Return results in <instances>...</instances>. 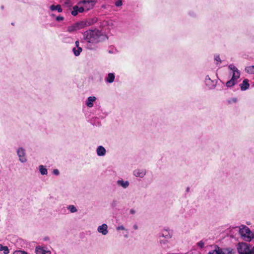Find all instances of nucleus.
<instances>
[{
  "label": "nucleus",
  "mask_w": 254,
  "mask_h": 254,
  "mask_svg": "<svg viewBox=\"0 0 254 254\" xmlns=\"http://www.w3.org/2000/svg\"><path fill=\"white\" fill-rule=\"evenodd\" d=\"M117 184L118 186L126 189L129 186V182L128 181H124L123 179H120L117 181Z\"/></svg>",
  "instance_id": "10"
},
{
  "label": "nucleus",
  "mask_w": 254,
  "mask_h": 254,
  "mask_svg": "<svg viewBox=\"0 0 254 254\" xmlns=\"http://www.w3.org/2000/svg\"><path fill=\"white\" fill-rule=\"evenodd\" d=\"M240 86L241 90L242 91H245L248 89L250 87L249 80L248 79H245L242 83L240 84Z\"/></svg>",
  "instance_id": "17"
},
{
  "label": "nucleus",
  "mask_w": 254,
  "mask_h": 254,
  "mask_svg": "<svg viewBox=\"0 0 254 254\" xmlns=\"http://www.w3.org/2000/svg\"><path fill=\"white\" fill-rule=\"evenodd\" d=\"M75 44L76 46L75 48H78V47H79V42L78 41H76Z\"/></svg>",
  "instance_id": "41"
},
{
  "label": "nucleus",
  "mask_w": 254,
  "mask_h": 254,
  "mask_svg": "<svg viewBox=\"0 0 254 254\" xmlns=\"http://www.w3.org/2000/svg\"><path fill=\"white\" fill-rule=\"evenodd\" d=\"M189 14L192 17H195L196 15V13L193 11L189 12Z\"/></svg>",
  "instance_id": "40"
},
{
  "label": "nucleus",
  "mask_w": 254,
  "mask_h": 254,
  "mask_svg": "<svg viewBox=\"0 0 254 254\" xmlns=\"http://www.w3.org/2000/svg\"><path fill=\"white\" fill-rule=\"evenodd\" d=\"M205 81L206 85H209L210 82H212V81L211 80L210 78L208 75L206 76Z\"/></svg>",
  "instance_id": "31"
},
{
  "label": "nucleus",
  "mask_w": 254,
  "mask_h": 254,
  "mask_svg": "<svg viewBox=\"0 0 254 254\" xmlns=\"http://www.w3.org/2000/svg\"><path fill=\"white\" fill-rule=\"evenodd\" d=\"M84 10H85V9L83 6L79 7L78 6L75 5L73 7V10L71 11V13L72 15L76 16L78 12L81 13Z\"/></svg>",
  "instance_id": "9"
},
{
  "label": "nucleus",
  "mask_w": 254,
  "mask_h": 254,
  "mask_svg": "<svg viewBox=\"0 0 254 254\" xmlns=\"http://www.w3.org/2000/svg\"><path fill=\"white\" fill-rule=\"evenodd\" d=\"M0 251H3L4 254H8L9 253L8 247L1 244H0Z\"/></svg>",
  "instance_id": "25"
},
{
  "label": "nucleus",
  "mask_w": 254,
  "mask_h": 254,
  "mask_svg": "<svg viewBox=\"0 0 254 254\" xmlns=\"http://www.w3.org/2000/svg\"><path fill=\"white\" fill-rule=\"evenodd\" d=\"M17 154L20 162L23 163L27 161L25 150L23 147H19L16 150Z\"/></svg>",
  "instance_id": "5"
},
{
  "label": "nucleus",
  "mask_w": 254,
  "mask_h": 254,
  "mask_svg": "<svg viewBox=\"0 0 254 254\" xmlns=\"http://www.w3.org/2000/svg\"><path fill=\"white\" fill-rule=\"evenodd\" d=\"M53 174L55 175L58 176L60 174V172L58 169H54L53 171Z\"/></svg>",
  "instance_id": "38"
},
{
  "label": "nucleus",
  "mask_w": 254,
  "mask_h": 254,
  "mask_svg": "<svg viewBox=\"0 0 254 254\" xmlns=\"http://www.w3.org/2000/svg\"><path fill=\"white\" fill-rule=\"evenodd\" d=\"M239 234L241 238L245 241L250 242L254 238V231L252 232L249 228L245 225L239 227Z\"/></svg>",
  "instance_id": "2"
},
{
  "label": "nucleus",
  "mask_w": 254,
  "mask_h": 254,
  "mask_svg": "<svg viewBox=\"0 0 254 254\" xmlns=\"http://www.w3.org/2000/svg\"><path fill=\"white\" fill-rule=\"evenodd\" d=\"M229 68L232 71V72H236V71H238V68L232 64H231L229 65Z\"/></svg>",
  "instance_id": "29"
},
{
  "label": "nucleus",
  "mask_w": 254,
  "mask_h": 254,
  "mask_svg": "<svg viewBox=\"0 0 254 254\" xmlns=\"http://www.w3.org/2000/svg\"><path fill=\"white\" fill-rule=\"evenodd\" d=\"M96 153L98 156H104L106 153V150L103 146H99L96 149Z\"/></svg>",
  "instance_id": "13"
},
{
  "label": "nucleus",
  "mask_w": 254,
  "mask_h": 254,
  "mask_svg": "<svg viewBox=\"0 0 254 254\" xmlns=\"http://www.w3.org/2000/svg\"><path fill=\"white\" fill-rule=\"evenodd\" d=\"M133 227L135 230H137L138 229V226L137 225H134Z\"/></svg>",
  "instance_id": "44"
},
{
  "label": "nucleus",
  "mask_w": 254,
  "mask_h": 254,
  "mask_svg": "<svg viewBox=\"0 0 254 254\" xmlns=\"http://www.w3.org/2000/svg\"><path fill=\"white\" fill-rule=\"evenodd\" d=\"M98 21V18L97 17H93L91 18H89L85 21H83V22L85 24V27L89 26L92 25L97 22Z\"/></svg>",
  "instance_id": "14"
},
{
  "label": "nucleus",
  "mask_w": 254,
  "mask_h": 254,
  "mask_svg": "<svg viewBox=\"0 0 254 254\" xmlns=\"http://www.w3.org/2000/svg\"><path fill=\"white\" fill-rule=\"evenodd\" d=\"M237 102V98H232L228 100V103L229 104H232V103H235Z\"/></svg>",
  "instance_id": "32"
},
{
  "label": "nucleus",
  "mask_w": 254,
  "mask_h": 254,
  "mask_svg": "<svg viewBox=\"0 0 254 254\" xmlns=\"http://www.w3.org/2000/svg\"><path fill=\"white\" fill-rule=\"evenodd\" d=\"M214 60L216 62H218L219 64L221 63V60L219 55H215Z\"/></svg>",
  "instance_id": "34"
},
{
  "label": "nucleus",
  "mask_w": 254,
  "mask_h": 254,
  "mask_svg": "<svg viewBox=\"0 0 254 254\" xmlns=\"http://www.w3.org/2000/svg\"><path fill=\"white\" fill-rule=\"evenodd\" d=\"M189 190V188H188L187 189V191H188Z\"/></svg>",
  "instance_id": "48"
},
{
  "label": "nucleus",
  "mask_w": 254,
  "mask_h": 254,
  "mask_svg": "<svg viewBox=\"0 0 254 254\" xmlns=\"http://www.w3.org/2000/svg\"><path fill=\"white\" fill-rule=\"evenodd\" d=\"M82 50V48L80 47H78V48L74 47L72 49V51L75 56H78L81 52Z\"/></svg>",
  "instance_id": "23"
},
{
  "label": "nucleus",
  "mask_w": 254,
  "mask_h": 254,
  "mask_svg": "<svg viewBox=\"0 0 254 254\" xmlns=\"http://www.w3.org/2000/svg\"><path fill=\"white\" fill-rule=\"evenodd\" d=\"M146 174V170L145 169H137L133 171V174L136 177L143 178Z\"/></svg>",
  "instance_id": "7"
},
{
  "label": "nucleus",
  "mask_w": 254,
  "mask_h": 254,
  "mask_svg": "<svg viewBox=\"0 0 254 254\" xmlns=\"http://www.w3.org/2000/svg\"><path fill=\"white\" fill-rule=\"evenodd\" d=\"M69 2H70V1L69 0H67V1L65 2V3L66 4H68V3H69Z\"/></svg>",
  "instance_id": "45"
},
{
  "label": "nucleus",
  "mask_w": 254,
  "mask_h": 254,
  "mask_svg": "<svg viewBox=\"0 0 254 254\" xmlns=\"http://www.w3.org/2000/svg\"><path fill=\"white\" fill-rule=\"evenodd\" d=\"M85 27V24L83 21L77 22L67 27V31L69 32H73L76 31Z\"/></svg>",
  "instance_id": "4"
},
{
  "label": "nucleus",
  "mask_w": 254,
  "mask_h": 254,
  "mask_svg": "<svg viewBox=\"0 0 254 254\" xmlns=\"http://www.w3.org/2000/svg\"><path fill=\"white\" fill-rule=\"evenodd\" d=\"M208 254H221L220 252V248L217 245H215L214 249L210 251Z\"/></svg>",
  "instance_id": "22"
},
{
  "label": "nucleus",
  "mask_w": 254,
  "mask_h": 254,
  "mask_svg": "<svg viewBox=\"0 0 254 254\" xmlns=\"http://www.w3.org/2000/svg\"><path fill=\"white\" fill-rule=\"evenodd\" d=\"M115 79V75L114 73H109L105 77V81L108 83H113Z\"/></svg>",
  "instance_id": "16"
},
{
  "label": "nucleus",
  "mask_w": 254,
  "mask_h": 254,
  "mask_svg": "<svg viewBox=\"0 0 254 254\" xmlns=\"http://www.w3.org/2000/svg\"><path fill=\"white\" fill-rule=\"evenodd\" d=\"M168 244H169V241L168 239H161L159 241V244H160V246L163 249L168 248H169Z\"/></svg>",
  "instance_id": "19"
},
{
  "label": "nucleus",
  "mask_w": 254,
  "mask_h": 254,
  "mask_svg": "<svg viewBox=\"0 0 254 254\" xmlns=\"http://www.w3.org/2000/svg\"><path fill=\"white\" fill-rule=\"evenodd\" d=\"M51 16H54L55 15H54V14H52L51 15Z\"/></svg>",
  "instance_id": "47"
},
{
  "label": "nucleus",
  "mask_w": 254,
  "mask_h": 254,
  "mask_svg": "<svg viewBox=\"0 0 254 254\" xmlns=\"http://www.w3.org/2000/svg\"><path fill=\"white\" fill-rule=\"evenodd\" d=\"M116 230L117 231H120V230H125L126 229L125 228V227L123 226V225H120V226H118L117 228H116Z\"/></svg>",
  "instance_id": "35"
},
{
  "label": "nucleus",
  "mask_w": 254,
  "mask_h": 254,
  "mask_svg": "<svg viewBox=\"0 0 254 254\" xmlns=\"http://www.w3.org/2000/svg\"><path fill=\"white\" fill-rule=\"evenodd\" d=\"M13 254H27V253L23 251H15Z\"/></svg>",
  "instance_id": "33"
},
{
  "label": "nucleus",
  "mask_w": 254,
  "mask_h": 254,
  "mask_svg": "<svg viewBox=\"0 0 254 254\" xmlns=\"http://www.w3.org/2000/svg\"><path fill=\"white\" fill-rule=\"evenodd\" d=\"M245 70L249 74H254V65L247 66Z\"/></svg>",
  "instance_id": "28"
},
{
  "label": "nucleus",
  "mask_w": 254,
  "mask_h": 254,
  "mask_svg": "<svg viewBox=\"0 0 254 254\" xmlns=\"http://www.w3.org/2000/svg\"><path fill=\"white\" fill-rule=\"evenodd\" d=\"M116 201H114L112 203V205L113 206V207H115L116 206Z\"/></svg>",
  "instance_id": "42"
},
{
  "label": "nucleus",
  "mask_w": 254,
  "mask_h": 254,
  "mask_svg": "<svg viewBox=\"0 0 254 254\" xmlns=\"http://www.w3.org/2000/svg\"><path fill=\"white\" fill-rule=\"evenodd\" d=\"M221 254H236V251L231 248H220Z\"/></svg>",
  "instance_id": "11"
},
{
  "label": "nucleus",
  "mask_w": 254,
  "mask_h": 254,
  "mask_svg": "<svg viewBox=\"0 0 254 254\" xmlns=\"http://www.w3.org/2000/svg\"><path fill=\"white\" fill-rule=\"evenodd\" d=\"M197 245L200 248H202L204 246V243L203 241H200L197 243Z\"/></svg>",
  "instance_id": "37"
},
{
  "label": "nucleus",
  "mask_w": 254,
  "mask_h": 254,
  "mask_svg": "<svg viewBox=\"0 0 254 254\" xmlns=\"http://www.w3.org/2000/svg\"><path fill=\"white\" fill-rule=\"evenodd\" d=\"M240 76V72L239 70L236 71V72H233L232 74V79L237 81V80L239 78Z\"/></svg>",
  "instance_id": "24"
},
{
  "label": "nucleus",
  "mask_w": 254,
  "mask_h": 254,
  "mask_svg": "<svg viewBox=\"0 0 254 254\" xmlns=\"http://www.w3.org/2000/svg\"><path fill=\"white\" fill-rule=\"evenodd\" d=\"M50 9L51 11L57 10L58 12H62L63 11V9L59 4L56 5H52L50 6Z\"/></svg>",
  "instance_id": "20"
},
{
  "label": "nucleus",
  "mask_w": 254,
  "mask_h": 254,
  "mask_svg": "<svg viewBox=\"0 0 254 254\" xmlns=\"http://www.w3.org/2000/svg\"><path fill=\"white\" fill-rule=\"evenodd\" d=\"M82 3L83 4V6L84 7L85 10L88 11L90 9H92L95 4V0H83V1L80 2L79 4Z\"/></svg>",
  "instance_id": "6"
},
{
  "label": "nucleus",
  "mask_w": 254,
  "mask_h": 254,
  "mask_svg": "<svg viewBox=\"0 0 254 254\" xmlns=\"http://www.w3.org/2000/svg\"><path fill=\"white\" fill-rule=\"evenodd\" d=\"M64 19V17L62 16H58L56 18V20L57 21H61Z\"/></svg>",
  "instance_id": "36"
},
{
  "label": "nucleus",
  "mask_w": 254,
  "mask_h": 254,
  "mask_svg": "<svg viewBox=\"0 0 254 254\" xmlns=\"http://www.w3.org/2000/svg\"><path fill=\"white\" fill-rule=\"evenodd\" d=\"M35 251L36 254H51V253L50 251L45 250L43 248L40 247H36Z\"/></svg>",
  "instance_id": "18"
},
{
  "label": "nucleus",
  "mask_w": 254,
  "mask_h": 254,
  "mask_svg": "<svg viewBox=\"0 0 254 254\" xmlns=\"http://www.w3.org/2000/svg\"><path fill=\"white\" fill-rule=\"evenodd\" d=\"M108 225L104 223L98 227L97 231L103 235L105 236L108 233Z\"/></svg>",
  "instance_id": "8"
},
{
  "label": "nucleus",
  "mask_w": 254,
  "mask_h": 254,
  "mask_svg": "<svg viewBox=\"0 0 254 254\" xmlns=\"http://www.w3.org/2000/svg\"><path fill=\"white\" fill-rule=\"evenodd\" d=\"M236 247L239 254H247L251 249L250 245L244 242L239 243Z\"/></svg>",
  "instance_id": "3"
},
{
  "label": "nucleus",
  "mask_w": 254,
  "mask_h": 254,
  "mask_svg": "<svg viewBox=\"0 0 254 254\" xmlns=\"http://www.w3.org/2000/svg\"><path fill=\"white\" fill-rule=\"evenodd\" d=\"M247 254H254V247H251Z\"/></svg>",
  "instance_id": "39"
},
{
  "label": "nucleus",
  "mask_w": 254,
  "mask_h": 254,
  "mask_svg": "<svg viewBox=\"0 0 254 254\" xmlns=\"http://www.w3.org/2000/svg\"><path fill=\"white\" fill-rule=\"evenodd\" d=\"M123 0H118L117 1L115 2V5L117 7L121 6L123 5Z\"/></svg>",
  "instance_id": "30"
},
{
  "label": "nucleus",
  "mask_w": 254,
  "mask_h": 254,
  "mask_svg": "<svg viewBox=\"0 0 254 254\" xmlns=\"http://www.w3.org/2000/svg\"><path fill=\"white\" fill-rule=\"evenodd\" d=\"M125 237L128 238V235L127 234L125 235Z\"/></svg>",
  "instance_id": "46"
},
{
  "label": "nucleus",
  "mask_w": 254,
  "mask_h": 254,
  "mask_svg": "<svg viewBox=\"0 0 254 254\" xmlns=\"http://www.w3.org/2000/svg\"><path fill=\"white\" fill-rule=\"evenodd\" d=\"M96 98L95 96H90L87 98L86 101V105L89 108L93 106V103L96 101Z\"/></svg>",
  "instance_id": "15"
},
{
  "label": "nucleus",
  "mask_w": 254,
  "mask_h": 254,
  "mask_svg": "<svg viewBox=\"0 0 254 254\" xmlns=\"http://www.w3.org/2000/svg\"><path fill=\"white\" fill-rule=\"evenodd\" d=\"M237 82V81H236L235 80H233V79L231 78V80L228 81L226 82V85L228 87H231L233 86H234L235 84H236Z\"/></svg>",
  "instance_id": "26"
},
{
  "label": "nucleus",
  "mask_w": 254,
  "mask_h": 254,
  "mask_svg": "<svg viewBox=\"0 0 254 254\" xmlns=\"http://www.w3.org/2000/svg\"><path fill=\"white\" fill-rule=\"evenodd\" d=\"M103 36L101 32L98 29L89 30L83 33V38L88 43H97L101 41Z\"/></svg>",
  "instance_id": "1"
},
{
  "label": "nucleus",
  "mask_w": 254,
  "mask_h": 254,
  "mask_svg": "<svg viewBox=\"0 0 254 254\" xmlns=\"http://www.w3.org/2000/svg\"><path fill=\"white\" fill-rule=\"evenodd\" d=\"M135 212V211L133 209H131L130 210V213L132 214H134Z\"/></svg>",
  "instance_id": "43"
},
{
  "label": "nucleus",
  "mask_w": 254,
  "mask_h": 254,
  "mask_svg": "<svg viewBox=\"0 0 254 254\" xmlns=\"http://www.w3.org/2000/svg\"><path fill=\"white\" fill-rule=\"evenodd\" d=\"M67 209L71 212V213H75L77 211V209L76 207L73 205H69L67 207Z\"/></svg>",
  "instance_id": "27"
},
{
  "label": "nucleus",
  "mask_w": 254,
  "mask_h": 254,
  "mask_svg": "<svg viewBox=\"0 0 254 254\" xmlns=\"http://www.w3.org/2000/svg\"><path fill=\"white\" fill-rule=\"evenodd\" d=\"M160 237L168 240L172 237V233L170 230L164 229L162 231Z\"/></svg>",
  "instance_id": "12"
},
{
  "label": "nucleus",
  "mask_w": 254,
  "mask_h": 254,
  "mask_svg": "<svg viewBox=\"0 0 254 254\" xmlns=\"http://www.w3.org/2000/svg\"><path fill=\"white\" fill-rule=\"evenodd\" d=\"M39 172L42 175H47L48 174V170L46 168L42 165L39 166Z\"/></svg>",
  "instance_id": "21"
}]
</instances>
